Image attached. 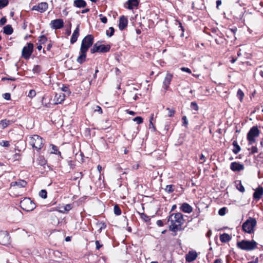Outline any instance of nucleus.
I'll return each mask as SVG.
<instances>
[{
    "label": "nucleus",
    "instance_id": "obj_60",
    "mask_svg": "<svg viewBox=\"0 0 263 263\" xmlns=\"http://www.w3.org/2000/svg\"><path fill=\"white\" fill-rule=\"evenodd\" d=\"M107 258L105 256H101L99 258L98 261L100 263H102L103 262L106 261Z\"/></svg>",
    "mask_w": 263,
    "mask_h": 263
},
{
    "label": "nucleus",
    "instance_id": "obj_6",
    "mask_svg": "<svg viewBox=\"0 0 263 263\" xmlns=\"http://www.w3.org/2000/svg\"><path fill=\"white\" fill-rule=\"evenodd\" d=\"M20 204L22 210L26 212L32 211L35 208V203L30 198H25L21 201Z\"/></svg>",
    "mask_w": 263,
    "mask_h": 263
},
{
    "label": "nucleus",
    "instance_id": "obj_1",
    "mask_svg": "<svg viewBox=\"0 0 263 263\" xmlns=\"http://www.w3.org/2000/svg\"><path fill=\"white\" fill-rule=\"evenodd\" d=\"M43 139L37 135L30 136L28 139L29 144L37 151L40 150L43 147Z\"/></svg>",
    "mask_w": 263,
    "mask_h": 263
},
{
    "label": "nucleus",
    "instance_id": "obj_56",
    "mask_svg": "<svg viewBox=\"0 0 263 263\" xmlns=\"http://www.w3.org/2000/svg\"><path fill=\"white\" fill-rule=\"evenodd\" d=\"M99 16H102L101 18V21L104 24H106L107 22V18L106 16H103L102 14H100Z\"/></svg>",
    "mask_w": 263,
    "mask_h": 263
},
{
    "label": "nucleus",
    "instance_id": "obj_3",
    "mask_svg": "<svg viewBox=\"0 0 263 263\" xmlns=\"http://www.w3.org/2000/svg\"><path fill=\"white\" fill-rule=\"evenodd\" d=\"M257 221L254 218L250 217L243 224L242 228L243 231L249 234L254 232V228L256 226Z\"/></svg>",
    "mask_w": 263,
    "mask_h": 263
},
{
    "label": "nucleus",
    "instance_id": "obj_29",
    "mask_svg": "<svg viewBox=\"0 0 263 263\" xmlns=\"http://www.w3.org/2000/svg\"><path fill=\"white\" fill-rule=\"evenodd\" d=\"M232 145L233 146V152L235 154H237L241 149L240 146L238 144L236 141H234Z\"/></svg>",
    "mask_w": 263,
    "mask_h": 263
},
{
    "label": "nucleus",
    "instance_id": "obj_7",
    "mask_svg": "<svg viewBox=\"0 0 263 263\" xmlns=\"http://www.w3.org/2000/svg\"><path fill=\"white\" fill-rule=\"evenodd\" d=\"M184 221V219H183V215L180 212L172 213L167 217V222H170L171 224L183 223Z\"/></svg>",
    "mask_w": 263,
    "mask_h": 263
},
{
    "label": "nucleus",
    "instance_id": "obj_48",
    "mask_svg": "<svg viewBox=\"0 0 263 263\" xmlns=\"http://www.w3.org/2000/svg\"><path fill=\"white\" fill-rule=\"evenodd\" d=\"M0 145L2 146L8 147L10 146V143L8 141L3 140L0 142Z\"/></svg>",
    "mask_w": 263,
    "mask_h": 263
},
{
    "label": "nucleus",
    "instance_id": "obj_11",
    "mask_svg": "<svg viewBox=\"0 0 263 263\" xmlns=\"http://www.w3.org/2000/svg\"><path fill=\"white\" fill-rule=\"evenodd\" d=\"M64 21L63 19L61 18L52 20L50 23L51 28L55 30L62 28L64 27Z\"/></svg>",
    "mask_w": 263,
    "mask_h": 263
},
{
    "label": "nucleus",
    "instance_id": "obj_24",
    "mask_svg": "<svg viewBox=\"0 0 263 263\" xmlns=\"http://www.w3.org/2000/svg\"><path fill=\"white\" fill-rule=\"evenodd\" d=\"M87 3L84 0H74L73 6L77 8H84L86 6Z\"/></svg>",
    "mask_w": 263,
    "mask_h": 263
},
{
    "label": "nucleus",
    "instance_id": "obj_64",
    "mask_svg": "<svg viewBox=\"0 0 263 263\" xmlns=\"http://www.w3.org/2000/svg\"><path fill=\"white\" fill-rule=\"evenodd\" d=\"M21 155L19 153H15L14 155L13 158L15 160H20Z\"/></svg>",
    "mask_w": 263,
    "mask_h": 263
},
{
    "label": "nucleus",
    "instance_id": "obj_9",
    "mask_svg": "<svg viewBox=\"0 0 263 263\" xmlns=\"http://www.w3.org/2000/svg\"><path fill=\"white\" fill-rule=\"evenodd\" d=\"M33 43L31 42L28 43L27 46H24L22 49V57L25 59H29L33 52Z\"/></svg>",
    "mask_w": 263,
    "mask_h": 263
},
{
    "label": "nucleus",
    "instance_id": "obj_10",
    "mask_svg": "<svg viewBox=\"0 0 263 263\" xmlns=\"http://www.w3.org/2000/svg\"><path fill=\"white\" fill-rule=\"evenodd\" d=\"M10 237L7 231H0V244L6 246L10 243Z\"/></svg>",
    "mask_w": 263,
    "mask_h": 263
},
{
    "label": "nucleus",
    "instance_id": "obj_15",
    "mask_svg": "<svg viewBox=\"0 0 263 263\" xmlns=\"http://www.w3.org/2000/svg\"><path fill=\"white\" fill-rule=\"evenodd\" d=\"M198 254L195 251H190L185 255V259L187 262L193 261L197 257Z\"/></svg>",
    "mask_w": 263,
    "mask_h": 263
},
{
    "label": "nucleus",
    "instance_id": "obj_28",
    "mask_svg": "<svg viewBox=\"0 0 263 263\" xmlns=\"http://www.w3.org/2000/svg\"><path fill=\"white\" fill-rule=\"evenodd\" d=\"M220 240L222 242H227L230 240V236L227 233H223L220 235Z\"/></svg>",
    "mask_w": 263,
    "mask_h": 263
},
{
    "label": "nucleus",
    "instance_id": "obj_44",
    "mask_svg": "<svg viewBox=\"0 0 263 263\" xmlns=\"http://www.w3.org/2000/svg\"><path fill=\"white\" fill-rule=\"evenodd\" d=\"M166 110H168V117H172L174 116V115L175 113V110L174 109L167 107Z\"/></svg>",
    "mask_w": 263,
    "mask_h": 263
},
{
    "label": "nucleus",
    "instance_id": "obj_35",
    "mask_svg": "<svg viewBox=\"0 0 263 263\" xmlns=\"http://www.w3.org/2000/svg\"><path fill=\"white\" fill-rule=\"evenodd\" d=\"M237 97L240 102L242 101L244 97V93L240 89H239L237 91Z\"/></svg>",
    "mask_w": 263,
    "mask_h": 263
},
{
    "label": "nucleus",
    "instance_id": "obj_26",
    "mask_svg": "<svg viewBox=\"0 0 263 263\" xmlns=\"http://www.w3.org/2000/svg\"><path fill=\"white\" fill-rule=\"evenodd\" d=\"M11 186L17 185L20 187H24L27 185V182L24 180H19L18 181L12 182Z\"/></svg>",
    "mask_w": 263,
    "mask_h": 263
},
{
    "label": "nucleus",
    "instance_id": "obj_30",
    "mask_svg": "<svg viewBox=\"0 0 263 263\" xmlns=\"http://www.w3.org/2000/svg\"><path fill=\"white\" fill-rule=\"evenodd\" d=\"M10 123V121L7 119L2 120L0 121V125L3 129L6 128Z\"/></svg>",
    "mask_w": 263,
    "mask_h": 263
},
{
    "label": "nucleus",
    "instance_id": "obj_39",
    "mask_svg": "<svg viewBox=\"0 0 263 263\" xmlns=\"http://www.w3.org/2000/svg\"><path fill=\"white\" fill-rule=\"evenodd\" d=\"M140 217L141 219L144 220L145 222H148L151 220V218L149 216H147L146 214H145L144 213L140 214Z\"/></svg>",
    "mask_w": 263,
    "mask_h": 263
},
{
    "label": "nucleus",
    "instance_id": "obj_13",
    "mask_svg": "<svg viewBox=\"0 0 263 263\" xmlns=\"http://www.w3.org/2000/svg\"><path fill=\"white\" fill-rule=\"evenodd\" d=\"M183 223H178L176 224H170L168 227V229L170 231L174 232V236L177 235L176 232L177 231H182L184 230V228H182V224Z\"/></svg>",
    "mask_w": 263,
    "mask_h": 263
},
{
    "label": "nucleus",
    "instance_id": "obj_43",
    "mask_svg": "<svg viewBox=\"0 0 263 263\" xmlns=\"http://www.w3.org/2000/svg\"><path fill=\"white\" fill-rule=\"evenodd\" d=\"M174 187L173 185L170 184L167 185L166 186V187L165 189L166 192H167L168 193H171L174 192V190L173 189Z\"/></svg>",
    "mask_w": 263,
    "mask_h": 263
},
{
    "label": "nucleus",
    "instance_id": "obj_62",
    "mask_svg": "<svg viewBox=\"0 0 263 263\" xmlns=\"http://www.w3.org/2000/svg\"><path fill=\"white\" fill-rule=\"evenodd\" d=\"M95 111L99 112L100 114H102V109L99 106H97L95 109Z\"/></svg>",
    "mask_w": 263,
    "mask_h": 263
},
{
    "label": "nucleus",
    "instance_id": "obj_57",
    "mask_svg": "<svg viewBox=\"0 0 263 263\" xmlns=\"http://www.w3.org/2000/svg\"><path fill=\"white\" fill-rule=\"evenodd\" d=\"M181 70L182 71H184V72H186L189 73H191L192 71H191V70L189 68H187V67H182L181 68Z\"/></svg>",
    "mask_w": 263,
    "mask_h": 263
},
{
    "label": "nucleus",
    "instance_id": "obj_63",
    "mask_svg": "<svg viewBox=\"0 0 263 263\" xmlns=\"http://www.w3.org/2000/svg\"><path fill=\"white\" fill-rule=\"evenodd\" d=\"M95 243H96L97 250H99L100 248L103 246L102 245L100 244L99 241H98V240H96L95 242Z\"/></svg>",
    "mask_w": 263,
    "mask_h": 263
},
{
    "label": "nucleus",
    "instance_id": "obj_47",
    "mask_svg": "<svg viewBox=\"0 0 263 263\" xmlns=\"http://www.w3.org/2000/svg\"><path fill=\"white\" fill-rule=\"evenodd\" d=\"M258 153V148L256 146H253L251 147V152H250L249 153V155H253V154H254L255 153Z\"/></svg>",
    "mask_w": 263,
    "mask_h": 263
},
{
    "label": "nucleus",
    "instance_id": "obj_2",
    "mask_svg": "<svg viewBox=\"0 0 263 263\" xmlns=\"http://www.w3.org/2000/svg\"><path fill=\"white\" fill-rule=\"evenodd\" d=\"M260 133L257 126H253L250 129L247 135L249 145H252L256 142V138L259 136Z\"/></svg>",
    "mask_w": 263,
    "mask_h": 263
},
{
    "label": "nucleus",
    "instance_id": "obj_21",
    "mask_svg": "<svg viewBox=\"0 0 263 263\" xmlns=\"http://www.w3.org/2000/svg\"><path fill=\"white\" fill-rule=\"evenodd\" d=\"M180 210L185 213H191L193 211V208L186 202L183 203L180 208Z\"/></svg>",
    "mask_w": 263,
    "mask_h": 263
},
{
    "label": "nucleus",
    "instance_id": "obj_12",
    "mask_svg": "<svg viewBox=\"0 0 263 263\" xmlns=\"http://www.w3.org/2000/svg\"><path fill=\"white\" fill-rule=\"evenodd\" d=\"M48 7V4L46 2H42L37 5H34L32 8V10H36L41 13L45 12Z\"/></svg>",
    "mask_w": 263,
    "mask_h": 263
},
{
    "label": "nucleus",
    "instance_id": "obj_46",
    "mask_svg": "<svg viewBox=\"0 0 263 263\" xmlns=\"http://www.w3.org/2000/svg\"><path fill=\"white\" fill-rule=\"evenodd\" d=\"M191 107L192 109H193L195 111H198L199 109L198 106L197 104L196 103V102H191Z\"/></svg>",
    "mask_w": 263,
    "mask_h": 263
},
{
    "label": "nucleus",
    "instance_id": "obj_38",
    "mask_svg": "<svg viewBox=\"0 0 263 263\" xmlns=\"http://www.w3.org/2000/svg\"><path fill=\"white\" fill-rule=\"evenodd\" d=\"M39 196L43 199H46L47 197V192L46 190H42L39 192Z\"/></svg>",
    "mask_w": 263,
    "mask_h": 263
},
{
    "label": "nucleus",
    "instance_id": "obj_8",
    "mask_svg": "<svg viewBox=\"0 0 263 263\" xmlns=\"http://www.w3.org/2000/svg\"><path fill=\"white\" fill-rule=\"evenodd\" d=\"M93 36L91 34H88L82 40L80 49L88 51L89 48L93 43Z\"/></svg>",
    "mask_w": 263,
    "mask_h": 263
},
{
    "label": "nucleus",
    "instance_id": "obj_19",
    "mask_svg": "<svg viewBox=\"0 0 263 263\" xmlns=\"http://www.w3.org/2000/svg\"><path fill=\"white\" fill-rule=\"evenodd\" d=\"M79 31H80V24H78L74 30L71 37L70 39V43L73 44L76 43L78 40V38L79 36Z\"/></svg>",
    "mask_w": 263,
    "mask_h": 263
},
{
    "label": "nucleus",
    "instance_id": "obj_25",
    "mask_svg": "<svg viewBox=\"0 0 263 263\" xmlns=\"http://www.w3.org/2000/svg\"><path fill=\"white\" fill-rule=\"evenodd\" d=\"M234 184L236 186V188L241 193H244L245 191V189L244 186L242 185L241 181L236 180L234 181Z\"/></svg>",
    "mask_w": 263,
    "mask_h": 263
},
{
    "label": "nucleus",
    "instance_id": "obj_52",
    "mask_svg": "<svg viewBox=\"0 0 263 263\" xmlns=\"http://www.w3.org/2000/svg\"><path fill=\"white\" fill-rule=\"evenodd\" d=\"M171 122L170 121H166L164 125V130L165 133H167V131L170 129Z\"/></svg>",
    "mask_w": 263,
    "mask_h": 263
},
{
    "label": "nucleus",
    "instance_id": "obj_5",
    "mask_svg": "<svg viewBox=\"0 0 263 263\" xmlns=\"http://www.w3.org/2000/svg\"><path fill=\"white\" fill-rule=\"evenodd\" d=\"M110 48L111 46L110 45L100 44L99 42H98L93 45L90 51L92 54L96 52L106 53L110 50Z\"/></svg>",
    "mask_w": 263,
    "mask_h": 263
},
{
    "label": "nucleus",
    "instance_id": "obj_17",
    "mask_svg": "<svg viewBox=\"0 0 263 263\" xmlns=\"http://www.w3.org/2000/svg\"><path fill=\"white\" fill-rule=\"evenodd\" d=\"M244 165L243 164L239 162H231V170L234 172H240L244 170Z\"/></svg>",
    "mask_w": 263,
    "mask_h": 263
},
{
    "label": "nucleus",
    "instance_id": "obj_33",
    "mask_svg": "<svg viewBox=\"0 0 263 263\" xmlns=\"http://www.w3.org/2000/svg\"><path fill=\"white\" fill-rule=\"evenodd\" d=\"M97 226L99 227L98 232L100 233L102 230H104L106 227V224L104 222H99L97 223Z\"/></svg>",
    "mask_w": 263,
    "mask_h": 263
},
{
    "label": "nucleus",
    "instance_id": "obj_59",
    "mask_svg": "<svg viewBox=\"0 0 263 263\" xmlns=\"http://www.w3.org/2000/svg\"><path fill=\"white\" fill-rule=\"evenodd\" d=\"M6 22H7V19L6 18V17H3L0 20V25L3 26V25H5L6 24Z\"/></svg>",
    "mask_w": 263,
    "mask_h": 263
},
{
    "label": "nucleus",
    "instance_id": "obj_61",
    "mask_svg": "<svg viewBox=\"0 0 263 263\" xmlns=\"http://www.w3.org/2000/svg\"><path fill=\"white\" fill-rule=\"evenodd\" d=\"M2 80H10L12 81H14L16 80V78L13 77H5L2 78Z\"/></svg>",
    "mask_w": 263,
    "mask_h": 263
},
{
    "label": "nucleus",
    "instance_id": "obj_4",
    "mask_svg": "<svg viewBox=\"0 0 263 263\" xmlns=\"http://www.w3.org/2000/svg\"><path fill=\"white\" fill-rule=\"evenodd\" d=\"M237 246L241 250L251 251L257 247V243L253 240L251 241L243 240L238 242Z\"/></svg>",
    "mask_w": 263,
    "mask_h": 263
},
{
    "label": "nucleus",
    "instance_id": "obj_58",
    "mask_svg": "<svg viewBox=\"0 0 263 263\" xmlns=\"http://www.w3.org/2000/svg\"><path fill=\"white\" fill-rule=\"evenodd\" d=\"M52 46H53L52 42L51 40H50L49 43L48 44V45L46 47V50L47 51H49L51 49Z\"/></svg>",
    "mask_w": 263,
    "mask_h": 263
},
{
    "label": "nucleus",
    "instance_id": "obj_34",
    "mask_svg": "<svg viewBox=\"0 0 263 263\" xmlns=\"http://www.w3.org/2000/svg\"><path fill=\"white\" fill-rule=\"evenodd\" d=\"M114 214L117 216L120 215L121 214V210L119 206L117 204H116L114 206Z\"/></svg>",
    "mask_w": 263,
    "mask_h": 263
},
{
    "label": "nucleus",
    "instance_id": "obj_14",
    "mask_svg": "<svg viewBox=\"0 0 263 263\" xmlns=\"http://www.w3.org/2000/svg\"><path fill=\"white\" fill-rule=\"evenodd\" d=\"M128 20L124 15H122L119 18V28L120 30H123L127 26Z\"/></svg>",
    "mask_w": 263,
    "mask_h": 263
},
{
    "label": "nucleus",
    "instance_id": "obj_36",
    "mask_svg": "<svg viewBox=\"0 0 263 263\" xmlns=\"http://www.w3.org/2000/svg\"><path fill=\"white\" fill-rule=\"evenodd\" d=\"M9 4V0H0V9L6 7Z\"/></svg>",
    "mask_w": 263,
    "mask_h": 263
},
{
    "label": "nucleus",
    "instance_id": "obj_41",
    "mask_svg": "<svg viewBox=\"0 0 263 263\" xmlns=\"http://www.w3.org/2000/svg\"><path fill=\"white\" fill-rule=\"evenodd\" d=\"M74 176L73 177V180H77L79 178H82L83 176V174L82 172H77L74 174Z\"/></svg>",
    "mask_w": 263,
    "mask_h": 263
},
{
    "label": "nucleus",
    "instance_id": "obj_20",
    "mask_svg": "<svg viewBox=\"0 0 263 263\" xmlns=\"http://www.w3.org/2000/svg\"><path fill=\"white\" fill-rule=\"evenodd\" d=\"M125 4L127 5L126 8L129 10H132L134 7H137L139 4V0H128Z\"/></svg>",
    "mask_w": 263,
    "mask_h": 263
},
{
    "label": "nucleus",
    "instance_id": "obj_22",
    "mask_svg": "<svg viewBox=\"0 0 263 263\" xmlns=\"http://www.w3.org/2000/svg\"><path fill=\"white\" fill-rule=\"evenodd\" d=\"M87 51L80 49L79 56L77 58V62L81 64L86 61Z\"/></svg>",
    "mask_w": 263,
    "mask_h": 263
},
{
    "label": "nucleus",
    "instance_id": "obj_16",
    "mask_svg": "<svg viewBox=\"0 0 263 263\" xmlns=\"http://www.w3.org/2000/svg\"><path fill=\"white\" fill-rule=\"evenodd\" d=\"M173 74L170 73H167L166 74V76L164 78V80L163 82V84L164 86V88L165 89V90H167L168 88L169 87V85L171 83V82L173 78Z\"/></svg>",
    "mask_w": 263,
    "mask_h": 263
},
{
    "label": "nucleus",
    "instance_id": "obj_42",
    "mask_svg": "<svg viewBox=\"0 0 263 263\" xmlns=\"http://www.w3.org/2000/svg\"><path fill=\"white\" fill-rule=\"evenodd\" d=\"M109 29L110 30V32H109L108 30H106V35L108 36V37H111L114 34L115 29H114V27H109Z\"/></svg>",
    "mask_w": 263,
    "mask_h": 263
},
{
    "label": "nucleus",
    "instance_id": "obj_51",
    "mask_svg": "<svg viewBox=\"0 0 263 263\" xmlns=\"http://www.w3.org/2000/svg\"><path fill=\"white\" fill-rule=\"evenodd\" d=\"M182 125L185 127H187L188 124V121L186 116H184L182 118Z\"/></svg>",
    "mask_w": 263,
    "mask_h": 263
},
{
    "label": "nucleus",
    "instance_id": "obj_31",
    "mask_svg": "<svg viewBox=\"0 0 263 263\" xmlns=\"http://www.w3.org/2000/svg\"><path fill=\"white\" fill-rule=\"evenodd\" d=\"M38 163L40 165L45 167V165L47 164V160L44 159L43 157H39L37 159Z\"/></svg>",
    "mask_w": 263,
    "mask_h": 263
},
{
    "label": "nucleus",
    "instance_id": "obj_49",
    "mask_svg": "<svg viewBox=\"0 0 263 263\" xmlns=\"http://www.w3.org/2000/svg\"><path fill=\"white\" fill-rule=\"evenodd\" d=\"M226 210H227V208H226V207H223L222 208H220L218 211L219 215L220 216L224 215L226 214Z\"/></svg>",
    "mask_w": 263,
    "mask_h": 263
},
{
    "label": "nucleus",
    "instance_id": "obj_18",
    "mask_svg": "<svg viewBox=\"0 0 263 263\" xmlns=\"http://www.w3.org/2000/svg\"><path fill=\"white\" fill-rule=\"evenodd\" d=\"M263 195V187L258 186L253 193V199L256 201L259 200Z\"/></svg>",
    "mask_w": 263,
    "mask_h": 263
},
{
    "label": "nucleus",
    "instance_id": "obj_53",
    "mask_svg": "<svg viewBox=\"0 0 263 263\" xmlns=\"http://www.w3.org/2000/svg\"><path fill=\"white\" fill-rule=\"evenodd\" d=\"M35 95H36L35 91L33 89H31L29 91L28 95V97H29V98H33Z\"/></svg>",
    "mask_w": 263,
    "mask_h": 263
},
{
    "label": "nucleus",
    "instance_id": "obj_27",
    "mask_svg": "<svg viewBox=\"0 0 263 263\" xmlns=\"http://www.w3.org/2000/svg\"><path fill=\"white\" fill-rule=\"evenodd\" d=\"M3 32L7 35H11L13 32V29L10 25H7L3 28Z\"/></svg>",
    "mask_w": 263,
    "mask_h": 263
},
{
    "label": "nucleus",
    "instance_id": "obj_40",
    "mask_svg": "<svg viewBox=\"0 0 263 263\" xmlns=\"http://www.w3.org/2000/svg\"><path fill=\"white\" fill-rule=\"evenodd\" d=\"M41 70H42L41 66L39 65L34 66L33 69H32V71L33 72V73H40L41 71Z\"/></svg>",
    "mask_w": 263,
    "mask_h": 263
},
{
    "label": "nucleus",
    "instance_id": "obj_23",
    "mask_svg": "<svg viewBox=\"0 0 263 263\" xmlns=\"http://www.w3.org/2000/svg\"><path fill=\"white\" fill-rule=\"evenodd\" d=\"M72 208V206L71 204H67L64 206H62L59 207V209L58 211L61 213H68L71 209Z\"/></svg>",
    "mask_w": 263,
    "mask_h": 263
},
{
    "label": "nucleus",
    "instance_id": "obj_37",
    "mask_svg": "<svg viewBox=\"0 0 263 263\" xmlns=\"http://www.w3.org/2000/svg\"><path fill=\"white\" fill-rule=\"evenodd\" d=\"M153 118H154V114H151V118L149 119V129H152V128L153 129V131L155 132V131H156V128L155 126L154 125V124L153 123Z\"/></svg>",
    "mask_w": 263,
    "mask_h": 263
},
{
    "label": "nucleus",
    "instance_id": "obj_32",
    "mask_svg": "<svg viewBox=\"0 0 263 263\" xmlns=\"http://www.w3.org/2000/svg\"><path fill=\"white\" fill-rule=\"evenodd\" d=\"M47 41V37L44 35H42L39 37L38 42L40 44H45Z\"/></svg>",
    "mask_w": 263,
    "mask_h": 263
},
{
    "label": "nucleus",
    "instance_id": "obj_45",
    "mask_svg": "<svg viewBox=\"0 0 263 263\" xmlns=\"http://www.w3.org/2000/svg\"><path fill=\"white\" fill-rule=\"evenodd\" d=\"M133 121L137 122L138 124H140L143 123V119L141 117L137 116L133 119Z\"/></svg>",
    "mask_w": 263,
    "mask_h": 263
},
{
    "label": "nucleus",
    "instance_id": "obj_54",
    "mask_svg": "<svg viewBox=\"0 0 263 263\" xmlns=\"http://www.w3.org/2000/svg\"><path fill=\"white\" fill-rule=\"evenodd\" d=\"M259 76L263 78V66H260L258 69H257Z\"/></svg>",
    "mask_w": 263,
    "mask_h": 263
},
{
    "label": "nucleus",
    "instance_id": "obj_50",
    "mask_svg": "<svg viewBox=\"0 0 263 263\" xmlns=\"http://www.w3.org/2000/svg\"><path fill=\"white\" fill-rule=\"evenodd\" d=\"M51 146L52 147V151L51 153L57 154L58 152V148L57 146L53 144H51Z\"/></svg>",
    "mask_w": 263,
    "mask_h": 263
},
{
    "label": "nucleus",
    "instance_id": "obj_55",
    "mask_svg": "<svg viewBox=\"0 0 263 263\" xmlns=\"http://www.w3.org/2000/svg\"><path fill=\"white\" fill-rule=\"evenodd\" d=\"M3 97L6 100H10L11 99L10 93H5L3 95Z\"/></svg>",
    "mask_w": 263,
    "mask_h": 263
}]
</instances>
